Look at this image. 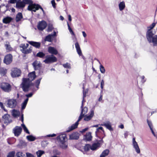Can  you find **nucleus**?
Listing matches in <instances>:
<instances>
[{
    "instance_id": "nucleus-1",
    "label": "nucleus",
    "mask_w": 157,
    "mask_h": 157,
    "mask_svg": "<svg viewBox=\"0 0 157 157\" xmlns=\"http://www.w3.org/2000/svg\"><path fill=\"white\" fill-rule=\"evenodd\" d=\"M36 76L35 72L33 71L29 74L28 78L23 79L21 86L24 91H28L31 88V86H33L31 81L35 78Z\"/></svg>"
},
{
    "instance_id": "nucleus-2",
    "label": "nucleus",
    "mask_w": 157,
    "mask_h": 157,
    "mask_svg": "<svg viewBox=\"0 0 157 157\" xmlns=\"http://www.w3.org/2000/svg\"><path fill=\"white\" fill-rule=\"evenodd\" d=\"M83 101H82V105L81 106L82 111L79 117L78 120L75 124H73L71 126V127H69L68 128V129L67 130V132H69L77 128L78 124V122L84 116V114L86 113L88 111L87 108L86 107H85L83 108H82L83 105Z\"/></svg>"
},
{
    "instance_id": "nucleus-3",
    "label": "nucleus",
    "mask_w": 157,
    "mask_h": 157,
    "mask_svg": "<svg viewBox=\"0 0 157 157\" xmlns=\"http://www.w3.org/2000/svg\"><path fill=\"white\" fill-rule=\"evenodd\" d=\"M156 23H153L151 25L147 27V30L146 33V37L149 42L153 37L155 33V32L153 31V28L156 25Z\"/></svg>"
},
{
    "instance_id": "nucleus-4",
    "label": "nucleus",
    "mask_w": 157,
    "mask_h": 157,
    "mask_svg": "<svg viewBox=\"0 0 157 157\" xmlns=\"http://www.w3.org/2000/svg\"><path fill=\"white\" fill-rule=\"evenodd\" d=\"M39 8L44 13V12L43 8L42 7H41L40 5L37 4H29L28 7V10L29 11L35 12L36 10H38Z\"/></svg>"
},
{
    "instance_id": "nucleus-5",
    "label": "nucleus",
    "mask_w": 157,
    "mask_h": 157,
    "mask_svg": "<svg viewBox=\"0 0 157 157\" xmlns=\"http://www.w3.org/2000/svg\"><path fill=\"white\" fill-rule=\"evenodd\" d=\"M21 73L20 70L17 68H15L12 69L11 75L12 77L16 78L20 76Z\"/></svg>"
},
{
    "instance_id": "nucleus-6",
    "label": "nucleus",
    "mask_w": 157,
    "mask_h": 157,
    "mask_svg": "<svg viewBox=\"0 0 157 157\" xmlns=\"http://www.w3.org/2000/svg\"><path fill=\"white\" fill-rule=\"evenodd\" d=\"M1 88L4 91L9 92L11 90V86L10 84L7 83L3 82L1 85Z\"/></svg>"
},
{
    "instance_id": "nucleus-7",
    "label": "nucleus",
    "mask_w": 157,
    "mask_h": 157,
    "mask_svg": "<svg viewBox=\"0 0 157 157\" xmlns=\"http://www.w3.org/2000/svg\"><path fill=\"white\" fill-rule=\"evenodd\" d=\"M46 59L44 62L46 63H49L56 61V58L53 55L47 56H46Z\"/></svg>"
},
{
    "instance_id": "nucleus-8",
    "label": "nucleus",
    "mask_w": 157,
    "mask_h": 157,
    "mask_svg": "<svg viewBox=\"0 0 157 157\" xmlns=\"http://www.w3.org/2000/svg\"><path fill=\"white\" fill-rule=\"evenodd\" d=\"M16 105L17 101L16 100L12 99L8 100L7 105L8 107L13 108H14Z\"/></svg>"
},
{
    "instance_id": "nucleus-9",
    "label": "nucleus",
    "mask_w": 157,
    "mask_h": 157,
    "mask_svg": "<svg viewBox=\"0 0 157 157\" xmlns=\"http://www.w3.org/2000/svg\"><path fill=\"white\" fill-rule=\"evenodd\" d=\"M30 1H18L16 4V7L18 8H23L26 4H28V2Z\"/></svg>"
},
{
    "instance_id": "nucleus-10",
    "label": "nucleus",
    "mask_w": 157,
    "mask_h": 157,
    "mask_svg": "<svg viewBox=\"0 0 157 157\" xmlns=\"http://www.w3.org/2000/svg\"><path fill=\"white\" fill-rule=\"evenodd\" d=\"M132 145L136 153L137 154H140V148L137 142L135 140V138H134L132 139Z\"/></svg>"
},
{
    "instance_id": "nucleus-11",
    "label": "nucleus",
    "mask_w": 157,
    "mask_h": 157,
    "mask_svg": "<svg viewBox=\"0 0 157 157\" xmlns=\"http://www.w3.org/2000/svg\"><path fill=\"white\" fill-rule=\"evenodd\" d=\"M47 25L46 22L44 21H42L39 22L37 25V28L39 30H43L45 28Z\"/></svg>"
},
{
    "instance_id": "nucleus-12",
    "label": "nucleus",
    "mask_w": 157,
    "mask_h": 157,
    "mask_svg": "<svg viewBox=\"0 0 157 157\" xmlns=\"http://www.w3.org/2000/svg\"><path fill=\"white\" fill-rule=\"evenodd\" d=\"M12 56L11 54H8L4 58V62L6 64H9L12 61Z\"/></svg>"
},
{
    "instance_id": "nucleus-13",
    "label": "nucleus",
    "mask_w": 157,
    "mask_h": 157,
    "mask_svg": "<svg viewBox=\"0 0 157 157\" xmlns=\"http://www.w3.org/2000/svg\"><path fill=\"white\" fill-rule=\"evenodd\" d=\"M13 131L15 136H18L21 133L22 128L20 127L17 126L13 129Z\"/></svg>"
},
{
    "instance_id": "nucleus-14",
    "label": "nucleus",
    "mask_w": 157,
    "mask_h": 157,
    "mask_svg": "<svg viewBox=\"0 0 157 157\" xmlns=\"http://www.w3.org/2000/svg\"><path fill=\"white\" fill-rule=\"evenodd\" d=\"M4 122L6 123H9L12 121L10 116L7 114H5L3 117Z\"/></svg>"
},
{
    "instance_id": "nucleus-15",
    "label": "nucleus",
    "mask_w": 157,
    "mask_h": 157,
    "mask_svg": "<svg viewBox=\"0 0 157 157\" xmlns=\"http://www.w3.org/2000/svg\"><path fill=\"white\" fill-rule=\"evenodd\" d=\"M79 134L77 132L72 133L69 135V139L70 140L78 139Z\"/></svg>"
},
{
    "instance_id": "nucleus-16",
    "label": "nucleus",
    "mask_w": 157,
    "mask_h": 157,
    "mask_svg": "<svg viewBox=\"0 0 157 157\" xmlns=\"http://www.w3.org/2000/svg\"><path fill=\"white\" fill-rule=\"evenodd\" d=\"M58 139L60 141V144L65 142L66 139V135L65 134H61L57 137Z\"/></svg>"
},
{
    "instance_id": "nucleus-17",
    "label": "nucleus",
    "mask_w": 157,
    "mask_h": 157,
    "mask_svg": "<svg viewBox=\"0 0 157 157\" xmlns=\"http://www.w3.org/2000/svg\"><path fill=\"white\" fill-rule=\"evenodd\" d=\"M94 115V111L93 110H92L91 111L90 115H86L84 116V120L85 121H88L90 120Z\"/></svg>"
},
{
    "instance_id": "nucleus-18",
    "label": "nucleus",
    "mask_w": 157,
    "mask_h": 157,
    "mask_svg": "<svg viewBox=\"0 0 157 157\" xmlns=\"http://www.w3.org/2000/svg\"><path fill=\"white\" fill-rule=\"evenodd\" d=\"M101 145V144L99 142L94 143L91 145V150H95L99 147Z\"/></svg>"
},
{
    "instance_id": "nucleus-19",
    "label": "nucleus",
    "mask_w": 157,
    "mask_h": 157,
    "mask_svg": "<svg viewBox=\"0 0 157 157\" xmlns=\"http://www.w3.org/2000/svg\"><path fill=\"white\" fill-rule=\"evenodd\" d=\"M48 52L52 54L56 55L58 53V51L54 48L49 47L48 48Z\"/></svg>"
},
{
    "instance_id": "nucleus-20",
    "label": "nucleus",
    "mask_w": 157,
    "mask_h": 157,
    "mask_svg": "<svg viewBox=\"0 0 157 157\" xmlns=\"http://www.w3.org/2000/svg\"><path fill=\"white\" fill-rule=\"evenodd\" d=\"M28 42L30 44L36 47V48H39L40 47V42L33 41H28Z\"/></svg>"
},
{
    "instance_id": "nucleus-21",
    "label": "nucleus",
    "mask_w": 157,
    "mask_h": 157,
    "mask_svg": "<svg viewBox=\"0 0 157 157\" xmlns=\"http://www.w3.org/2000/svg\"><path fill=\"white\" fill-rule=\"evenodd\" d=\"M33 65L34 67V69L37 70L40 67L41 64L39 62L35 61L33 63Z\"/></svg>"
},
{
    "instance_id": "nucleus-22",
    "label": "nucleus",
    "mask_w": 157,
    "mask_h": 157,
    "mask_svg": "<svg viewBox=\"0 0 157 157\" xmlns=\"http://www.w3.org/2000/svg\"><path fill=\"white\" fill-rule=\"evenodd\" d=\"M149 42L153 43L154 46H157V35L154 36Z\"/></svg>"
},
{
    "instance_id": "nucleus-23",
    "label": "nucleus",
    "mask_w": 157,
    "mask_h": 157,
    "mask_svg": "<svg viewBox=\"0 0 157 157\" xmlns=\"http://www.w3.org/2000/svg\"><path fill=\"white\" fill-rule=\"evenodd\" d=\"M75 48L76 49L77 52L78 54L79 55L81 56L82 54V52L79 45V44L78 42H76L75 44Z\"/></svg>"
},
{
    "instance_id": "nucleus-24",
    "label": "nucleus",
    "mask_w": 157,
    "mask_h": 157,
    "mask_svg": "<svg viewBox=\"0 0 157 157\" xmlns=\"http://www.w3.org/2000/svg\"><path fill=\"white\" fill-rule=\"evenodd\" d=\"M13 19L9 17H7L4 18L3 19V22L5 24H8L10 23Z\"/></svg>"
},
{
    "instance_id": "nucleus-25",
    "label": "nucleus",
    "mask_w": 157,
    "mask_h": 157,
    "mask_svg": "<svg viewBox=\"0 0 157 157\" xmlns=\"http://www.w3.org/2000/svg\"><path fill=\"white\" fill-rule=\"evenodd\" d=\"M12 115L14 117H17L19 116L20 114V112L19 111L13 109L12 112Z\"/></svg>"
},
{
    "instance_id": "nucleus-26",
    "label": "nucleus",
    "mask_w": 157,
    "mask_h": 157,
    "mask_svg": "<svg viewBox=\"0 0 157 157\" xmlns=\"http://www.w3.org/2000/svg\"><path fill=\"white\" fill-rule=\"evenodd\" d=\"M5 46L7 52H9L12 50V48L11 47L10 43L9 42H6Z\"/></svg>"
},
{
    "instance_id": "nucleus-27",
    "label": "nucleus",
    "mask_w": 157,
    "mask_h": 157,
    "mask_svg": "<svg viewBox=\"0 0 157 157\" xmlns=\"http://www.w3.org/2000/svg\"><path fill=\"white\" fill-rule=\"evenodd\" d=\"M23 18L22 15L21 13H18L16 16V22H18L21 20Z\"/></svg>"
},
{
    "instance_id": "nucleus-28",
    "label": "nucleus",
    "mask_w": 157,
    "mask_h": 157,
    "mask_svg": "<svg viewBox=\"0 0 157 157\" xmlns=\"http://www.w3.org/2000/svg\"><path fill=\"white\" fill-rule=\"evenodd\" d=\"M85 137L86 140L87 141L91 140L92 137L90 132L86 133L85 136Z\"/></svg>"
},
{
    "instance_id": "nucleus-29",
    "label": "nucleus",
    "mask_w": 157,
    "mask_h": 157,
    "mask_svg": "<svg viewBox=\"0 0 157 157\" xmlns=\"http://www.w3.org/2000/svg\"><path fill=\"white\" fill-rule=\"evenodd\" d=\"M109 150L106 149L100 155V157H105L109 154Z\"/></svg>"
},
{
    "instance_id": "nucleus-30",
    "label": "nucleus",
    "mask_w": 157,
    "mask_h": 157,
    "mask_svg": "<svg viewBox=\"0 0 157 157\" xmlns=\"http://www.w3.org/2000/svg\"><path fill=\"white\" fill-rule=\"evenodd\" d=\"M119 7L120 11L123 10L125 7L124 2L123 1L121 2L119 4Z\"/></svg>"
},
{
    "instance_id": "nucleus-31",
    "label": "nucleus",
    "mask_w": 157,
    "mask_h": 157,
    "mask_svg": "<svg viewBox=\"0 0 157 157\" xmlns=\"http://www.w3.org/2000/svg\"><path fill=\"white\" fill-rule=\"evenodd\" d=\"M28 46L29 44H26L25 45L24 44H22L20 45V48H22V49L21 50V51L22 53L23 50H25V49H26V48L28 47Z\"/></svg>"
},
{
    "instance_id": "nucleus-32",
    "label": "nucleus",
    "mask_w": 157,
    "mask_h": 157,
    "mask_svg": "<svg viewBox=\"0 0 157 157\" xmlns=\"http://www.w3.org/2000/svg\"><path fill=\"white\" fill-rule=\"evenodd\" d=\"M53 40V37L52 36V35L49 34L47 36L45 39V41H48L49 42H52Z\"/></svg>"
},
{
    "instance_id": "nucleus-33",
    "label": "nucleus",
    "mask_w": 157,
    "mask_h": 157,
    "mask_svg": "<svg viewBox=\"0 0 157 157\" xmlns=\"http://www.w3.org/2000/svg\"><path fill=\"white\" fill-rule=\"evenodd\" d=\"M16 157H26L25 154L22 152L19 151L16 154Z\"/></svg>"
},
{
    "instance_id": "nucleus-34",
    "label": "nucleus",
    "mask_w": 157,
    "mask_h": 157,
    "mask_svg": "<svg viewBox=\"0 0 157 157\" xmlns=\"http://www.w3.org/2000/svg\"><path fill=\"white\" fill-rule=\"evenodd\" d=\"M6 70L3 68H0V74L2 75H4L6 73Z\"/></svg>"
},
{
    "instance_id": "nucleus-35",
    "label": "nucleus",
    "mask_w": 157,
    "mask_h": 157,
    "mask_svg": "<svg viewBox=\"0 0 157 157\" xmlns=\"http://www.w3.org/2000/svg\"><path fill=\"white\" fill-rule=\"evenodd\" d=\"M44 153V151H43L40 150L36 152V154L38 157H40Z\"/></svg>"
},
{
    "instance_id": "nucleus-36",
    "label": "nucleus",
    "mask_w": 157,
    "mask_h": 157,
    "mask_svg": "<svg viewBox=\"0 0 157 157\" xmlns=\"http://www.w3.org/2000/svg\"><path fill=\"white\" fill-rule=\"evenodd\" d=\"M32 48L30 47L28 49H26L25 50H23V53L25 54H27L31 53L32 51Z\"/></svg>"
},
{
    "instance_id": "nucleus-37",
    "label": "nucleus",
    "mask_w": 157,
    "mask_h": 157,
    "mask_svg": "<svg viewBox=\"0 0 157 157\" xmlns=\"http://www.w3.org/2000/svg\"><path fill=\"white\" fill-rule=\"evenodd\" d=\"M101 125L105 126L109 130H111L112 129L110 124L109 123H105L103 124H101Z\"/></svg>"
},
{
    "instance_id": "nucleus-38",
    "label": "nucleus",
    "mask_w": 157,
    "mask_h": 157,
    "mask_svg": "<svg viewBox=\"0 0 157 157\" xmlns=\"http://www.w3.org/2000/svg\"><path fill=\"white\" fill-rule=\"evenodd\" d=\"M26 138L28 140L30 141H33L36 139L35 137L31 135L27 136Z\"/></svg>"
},
{
    "instance_id": "nucleus-39",
    "label": "nucleus",
    "mask_w": 157,
    "mask_h": 157,
    "mask_svg": "<svg viewBox=\"0 0 157 157\" xmlns=\"http://www.w3.org/2000/svg\"><path fill=\"white\" fill-rule=\"evenodd\" d=\"M28 98H26L25 100L24 101L23 103L22 104V109H24L26 105V104H27V103L28 101Z\"/></svg>"
},
{
    "instance_id": "nucleus-40",
    "label": "nucleus",
    "mask_w": 157,
    "mask_h": 157,
    "mask_svg": "<svg viewBox=\"0 0 157 157\" xmlns=\"http://www.w3.org/2000/svg\"><path fill=\"white\" fill-rule=\"evenodd\" d=\"M60 146L62 148L65 149L67 147V144L65 142L63 143L60 144Z\"/></svg>"
},
{
    "instance_id": "nucleus-41",
    "label": "nucleus",
    "mask_w": 157,
    "mask_h": 157,
    "mask_svg": "<svg viewBox=\"0 0 157 157\" xmlns=\"http://www.w3.org/2000/svg\"><path fill=\"white\" fill-rule=\"evenodd\" d=\"M84 149L86 151H88L90 149H91V145L89 144L85 145L84 147Z\"/></svg>"
},
{
    "instance_id": "nucleus-42",
    "label": "nucleus",
    "mask_w": 157,
    "mask_h": 157,
    "mask_svg": "<svg viewBox=\"0 0 157 157\" xmlns=\"http://www.w3.org/2000/svg\"><path fill=\"white\" fill-rule=\"evenodd\" d=\"M36 56L40 58H42L45 56V54L42 52H39L36 54Z\"/></svg>"
},
{
    "instance_id": "nucleus-43",
    "label": "nucleus",
    "mask_w": 157,
    "mask_h": 157,
    "mask_svg": "<svg viewBox=\"0 0 157 157\" xmlns=\"http://www.w3.org/2000/svg\"><path fill=\"white\" fill-rule=\"evenodd\" d=\"M15 152L14 151L10 152L7 157H14Z\"/></svg>"
},
{
    "instance_id": "nucleus-44",
    "label": "nucleus",
    "mask_w": 157,
    "mask_h": 157,
    "mask_svg": "<svg viewBox=\"0 0 157 157\" xmlns=\"http://www.w3.org/2000/svg\"><path fill=\"white\" fill-rule=\"evenodd\" d=\"M21 126L23 127L24 131L26 133L28 134H29V130L25 124H22Z\"/></svg>"
},
{
    "instance_id": "nucleus-45",
    "label": "nucleus",
    "mask_w": 157,
    "mask_h": 157,
    "mask_svg": "<svg viewBox=\"0 0 157 157\" xmlns=\"http://www.w3.org/2000/svg\"><path fill=\"white\" fill-rule=\"evenodd\" d=\"M100 69L101 72L104 74L105 72V70L104 67L102 65H101L100 67Z\"/></svg>"
},
{
    "instance_id": "nucleus-46",
    "label": "nucleus",
    "mask_w": 157,
    "mask_h": 157,
    "mask_svg": "<svg viewBox=\"0 0 157 157\" xmlns=\"http://www.w3.org/2000/svg\"><path fill=\"white\" fill-rule=\"evenodd\" d=\"M41 79L40 78L37 80L36 82V86L37 88V89H38L39 88L38 86L40 84Z\"/></svg>"
},
{
    "instance_id": "nucleus-47",
    "label": "nucleus",
    "mask_w": 157,
    "mask_h": 157,
    "mask_svg": "<svg viewBox=\"0 0 157 157\" xmlns=\"http://www.w3.org/2000/svg\"><path fill=\"white\" fill-rule=\"evenodd\" d=\"M63 66L65 68L69 69L71 68L70 64L68 63L63 64Z\"/></svg>"
},
{
    "instance_id": "nucleus-48",
    "label": "nucleus",
    "mask_w": 157,
    "mask_h": 157,
    "mask_svg": "<svg viewBox=\"0 0 157 157\" xmlns=\"http://www.w3.org/2000/svg\"><path fill=\"white\" fill-rule=\"evenodd\" d=\"M53 28L52 25H49L48 26L47 31L48 32L51 31Z\"/></svg>"
},
{
    "instance_id": "nucleus-49",
    "label": "nucleus",
    "mask_w": 157,
    "mask_h": 157,
    "mask_svg": "<svg viewBox=\"0 0 157 157\" xmlns=\"http://www.w3.org/2000/svg\"><path fill=\"white\" fill-rule=\"evenodd\" d=\"M88 92V90L84 91L83 90V100L82 101H83L84 100V98L86 97V93Z\"/></svg>"
},
{
    "instance_id": "nucleus-50",
    "label": "nucleus",
    "mask_w": 157,
    "mask_h": 157,
    "mask_svg": "<svg viewBox=\"0 0 157 157\" xmlns=\"http://www.w3.org/2000/svg\"><path fill=\"white\" fill-rule=\"evenodd\" d=\"M147 124H148V125H149L150 128H152V124L151 122V121H149L148 120H147Z\"/></svg>"
},
{
    "instance_id": "nucleus-51",
    "label": "nucleus",
    "mask_w": 157,
    "mask_h": 157,
    "mask_svg": "<svg viewBox=\"0 0 157 157\" xmlns=\"http://www.w3.org/2000/svg\"><path fill=\"white\" fill-rule=\"evenodd\" d=\"M27 157H34V156L32 154L27 152L26 153Z\"/></svg>"
},
{
    "instance_id": "nucleus-52",
    "label": "nucleus",
    "mask_w": 157,
    "mask_h": 157,
    "mask_svg": "<svg viewBox=\"0 0 157 157\" xmlns=\"http://www.w3.org/2000/svg\"><path fill=\"white\" fill-rule=\"evenodd\" d=\"M0 106L5 111L7 112L3 104L1 102H0Z\"/></svg>"
},
{
    "instance_id": "nucleus-53",
    "label": "nucleus",
    "mask_w": 157,
    "mask_h": 157,
    "mask_svg": "<svg viewBox=\"0 0 157 157\" xmlns=\"http://www.w3.org/2000/svg\"><path fill=\"white\" fill-rule=\"evenodd\" d=\"M104 85V82L103 80H102L101 83V87L102 89H103Z\"/></svg>"
},
{
    "instance_id": "nucleus-54",
    "label": "nucleus",
    "mask_w": 157,
    "mask_h": 157,
    "mask_svg": "<svg viewBox=\"0 0 157 157\" xmlns=\"http://www.w3.org/2000/svg\"><path fill=\"white\" fill-rule=\"evenodd\" d=\"M89 129L88 127L84 129H83L82 131H80V132L82 133H83L87 131Z\"/></svg>"
},
{
    "instance_id": "nucleus-55",
    "label": "nucleus",
    "mask_w": 157,
    "mask_h": 157,
    "mask_svg": "<svg viewBox=\"0 0 157 157\" xmlns=\"http://www.w3.org/2000/svg\"><path fill=\"white\" fill-rule=\"evenodd\" d=\"M51 3H52L53 7L54 8H56V3L55 2V1H52Z\"/></svg>"
},
{
    "instance_id": "nucleus-56",
    "label": "nucleus",
    "mask_w": 157,
    "mask_h": 157,
    "mask_svg": "<svg viewBox=\"0 0 157 157\" xmlns=\"http://www.w3.org/2000/svg\"><path fill=\"white\" fill-rule=\"evenodd\" d=\"M67 25H68V29H69V30L70 32L71 33V32H73V30H72V29H71V28L69 25V24L68 23H67Z\"/></svg>"
},
{
    "instance_id": "nucleus-57",
    "label": "nucleus",
    "mask_w": 157,
    "mask_h": 157,
    "mask_svg": "<svg viewBox=\"0 0 157 157\" xmlns=\"http://www.w3.org/2000/svg\"><path fill=\"white\" fill-rule=\"evenodd\" d=\"M82 35H83V36L84 37V38H85L87 36V34H86V33L84 31H82Z\"/></svg>"
},
{
    "instance_id": "nucleus-58",
    "label": "nucleus",
    "mask_w": 157,
    "mask_h": 157,
    "mask_svg": "<svg viewBox=\"0 0 157 157\" xmlns=\"http://www.w3.org/2000/svg\"><path fill=\"white\" fill-rule=\"evenodd\" d=\"M33 95V94L32 93H30L29 94L26 95V96L28 97H30L32 96Z\"/></svg>"
},
{
    "instance_id": "nucleus-59",
    "label": "nucleus",
    "mask_w": 157,
    "mask_h": 157,
    "mask_svg": "<svg viewBox=\"0 0 157 157\" xmlns=\"http://www.w3.org/2000/svg\"><path fill=\"white\" fill-rule=\"evenodd\" d=\"M56 136L55 134H50L47 135V137H53Z\"/></svg>"
},
{
    "instance_id": "nucleus-60",
    "label": "nucleus",
    "mask_w": 157,
    "mask_h": 157,
    "mask_svg": "<svg viewBox=\"0 0 157 157\" xmlns=\"http://www.w3.org/2000/svg\"><path fill=\"white\" fill-rule=\"evenodd\" d=\"M150 129H151V132H152V133L154 135V136H155L156 137V135L155 134V133H154V132L153 131V129H152V128H150Z\"/></svg>"
},
{
    "instance_id": "nucleus-61",
    "label": "nucleus",
    "mask_w": 157,
    "mask_h": 157,
    "mask_svg": "<svg viewBox=\"0 0 157 157\" xmlns=\"http://www.w3.org/2000/svg\"><path fill=\"white\" fill-rule=\"evenodd\" d=\"M150 129H151V132H152V133L154 135V136H155L156 137V135L155 134V133H154V132L153 131V129H152V128H150Z\"/></svg>"
},
{
    "instance_id": "nucleus-62",
    "label": "nucleus",
    "mask_w": 157,
    "mask_h": 157,
    "mask_svg": "<svg viewBox=\"0 0 157 157\" xmlns=\"http://www.w3.org/2000/svg\"><path fill=\"white\" fill-rule=\"evenodd\" d=\"M68 20L70 21H71V16L70 15H68Z\"/></svg>"
},
{
    "instance_id": "nucleus-63",
    "label": "nucleus",
    "mask_w": 157,
    "mask_h": 157,
    "mask_svg": "<svg viewBox=\"0 0 157 157\" xmlns=\"http://www.w3.org/2000/svg\"><path fill=\"white\" fill-rule=\"evenodd\" d=\"M56 32H55V31H54L53 34H51V35H52V37H53V36H56Z\"/></svg>"
},
{
    "instance_id": "nucleus-64",
    "label": "nucleus",
    "mask_w": 157,
    "mask_h": 157,
    "mask_svg": "<svg viewBox=\"0 0 157 157\" xmlns=\"http://www.w3.org/2000/svg\"><path fill=\"white\" fill-rule=\"evenodd\" d=\"M102 95H101L100 98H99L98 99V100L99 101H101L102 100Z\"/></svg>"
}]
</instances>
